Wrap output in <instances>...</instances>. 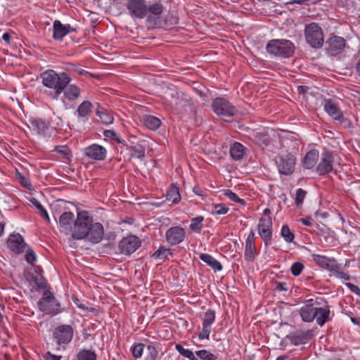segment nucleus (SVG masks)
<instances>
[{
    "mask_svg": "<svg viewBox=\"0 0 360 360\" xmlns=\"http://www.w3.org/2000/svg\"><path fill=\"white\" fill-rule=\"evenodd\" d=\"M211 107L213 112L222 118L233 117L237 112L236 108L228 100L221 97L214 98Z\"/></svg>",
    "mask_w": 360,
    "mask_h": 360,
    "instance_id": "1a4fd4ad",
    "label": "nucleus"
},
{
    "mask_svg": "<svg viewBox=\"0 0 360 360\" xmlns=\"http://www.w3.org/2000/svg\"><path fill=\"white\" fill-rule=\"evenodd\" d=\"M275 290L278 291H287L288 290V284L285 282H276Z\"/></svg>",
    "mask_w": 360,
    "mask_h": 360,
    "instance_id": "680f3d73",
    "label": "nucleus"
},
{
    "mask_svg": "<svg viewBox=\"0 0 360 360\" xmlns=\"http://www.w3.org/2000/svg\"><path fill=\"white\" fill-rule=\"evenodd\" d=\"M2 39H3L4 41H5L8 44H9L10 43V39H11V36H10V34L6 32V33L3 34Z\"/></svg>",
    "mask_w": 360,
    "mask_h": 360,
    "instance_id": "338daca9",
    "label": "nucleus"
},
{
    "mask_svg": "<svg viewBox=\"0 0 360 360\" xmlns=\"http://www.w3.org/2000/svg\"><path fill=\"white\" fill-rule=\"evenodd\" d=\"M316 311V318L314 319L316 320V323L319 326L322 327L330 320V307L328 305L323 307H319L317 306Z\"/></svg>",
    "mask_w": 360,
    "mask_h": 360,
    "instance_id": "bb28decb",
    "label": "nucleus"
},
{
    "mask_svg": "<svg viewBox=\"0 0 360 360\" xmlns=\"http://www.w3.org/2000/svg\"><path fill=\"white\" fill-rule=\"evenodd\" d=\"M295 49L294 44L287 39H272L266 46L269 54L283 58H290L295 52Z\"/></svg>",
    "mask_w": 360,
    "mask_h": 360,
    "instance_id": "f03ea898",
    "label": "nucleus"
},
{
    "mask_svg": "<svg viewBox=\"0 0 360 360\" xmlns=\"http://www.w3.org/2000/svg\"><path fill=\"white\" fill-rule=\"evenodd\" d=\"M318 305V302L313 299L307 300L304 302L303 306L299 309V314L304 322L310 323L314 320Z\"/></svg>",
    "mask_w": 360,
    "mask_h": 360,
    "instance_id": "a211bd4d",
    "label": "nucleus"
},
{
    "mask_svg": "<svg viewBox=\"0 0 360 360\" xmlns=\"http://www.w3.org/2000/svg\"><path fill=\"white\" fill-rule=\"evenodd\" d=\"M103 135L106 138L112 139H114V140L117 141L118 142H120V141H119V136L113 130H110V129L105 130L103 131Z\"/></svg>",
    "mask_w": 360,
    "mask_h": 360,
    "instance_id": "13d9d810",
    "label": "nucleus"
},
{
    "mask_svg": "<svg viewBox=\"0 0 360 360\" xmlns=\"http://www.w3.org/2000/svg\"><path fill=\"white\" fill-rule=\"evenodd\" d=\"M258 233L262 239L264 245L269 246L272 240L273 223L270 217H263L259 220L257 225Z\"/></svg>",
    "mask_w": 360,
    "mask_h": 360,
    "instance_id": "9b49d317",
    "label": "nucleus"
},
{
    "mask_svg": "<svg viewBox=\"0 0 360 360\" xmlns=\"http://www.w3.org/2000/svg\"><path fill=\"white\" fill-rule=\"evenodd\" d=\"M42 84L53 92V98L57 99L62 94L66 84H69L72 78L65 72H56L53 70H46L40 74Z\"/></svg>",
    "mask_w": 360,
    "mask_h": 360,
    "instance_id": "f257e3e1",
    "label": "nucleus"
},
{
    "mask_svg": "<svg viewBox=\"0 0 360 360\" xmlns=\"http://www.w3.org/2000/svg\"><path fill=\"white\" fill-rule=\"evenodd\" d=\"M311 335L310 330H296L291 333L288 336L290 344L295 346L306 344L310 339Z\"/></svg>",
    "mask_w": 360,
    "mask_h": 360,
    "instance_id": "a878e982",
    "label": "nucleus"
},
{
    "mask_svg": "<svg viewBox=\"0 0 360 360\" xmlns=\"http://www.w3.org/2000/svg\"><path fill=\"white\" fill-rule=\"evenodd\" d=\"M255 233L253 230H251L248 233L245 243L244 258L248 262H253L257 256L258 251L255 245Z\"/></svg>",
    "mask_w": 360,
    "mask_h": 360,
    "instance_id": "6ab92c4d",
    "label": "nucleus"
},
{
    "mask_svg": "<svg viewBox=\"0 0 360 360\" xmlns=\"http://www.w3.org/2000/svg\"><path fill=\"white\" fill-rule=\"evenodd\" d=\"M166 199L173 204H177L180 202L181 197L179 193V188L176 184H172L167 192Z\"/></svg>",
    "mask_w": 360,
    "mask_h": 360,
    "instance_id": "72a5a7b5",
    "label": "nucleus"
},
{
    "mask_svg": "<svg viewBox=\"0 0 360 360\" xmlns=\"http://www.w3.org/2000/svg\"><path fill=\"white\" fill-rule=\"evenodd\" d=\"M193 193L198 195L202 197V198H205L207 196V194L205 191H203L200 187L198 186H195L193 188Z\"/></svg>",
    "mask_w": 360,
    "mask_h": 360,
    "instance_id": "052dcab7",
    "label": "nucleus"
},
{
    "mask_svg": "<svg viewBox=\"0 0 360 360\" xmlns=\"http://www.w3.org/2000/svg\"><path fill=\"white\" fill-rule=\"evenodd\" d=\"M165 104L170 108H176L180 104L179 94L176 91H170L165 96Z\"/></svg>",
    "mask_w": 360,
    "mask_h": 360,
    "instance_id": "c9c22d12",
    "label": "nucleus"
},
{
    "mask_svg": "<svg viewBox=\"0 0 360 360\" xmlns=\"http://www.w3.org/2000/svg\"><path fill=\"white\" fill-rule=\"evenodd\" d=\"M165 7L158 0L148 6L147 20L154 28H162L167 25L165 18L162 16Z\"/></svg>",
    "mask_w": 360,
    "mask_h": 360,
    "instance_id": "39448f33",
    "label": "nucleus"
},
{
    "mask_svg": "<svg viewBox=\"0 0 360 360\" xmlns=\"http://www.w3.org/2000/svg\"><path fill=\"white\" fill-rule=\"evenodd\" d=\"M30 124L33 130L38 134L46 136L49 127V123L40 118H33L30 120Z\"/></svg>",
    "mask_w": 360,
    "mask_h": 360,
    "instance_id": "cd10ccee",
    "label": "nucleus"
},
{
    "mask_svg": "<svg viewBox=\"0 0 360 360\" xmlns=\"http://www.w3.org/2000/svg\"><path fill=\"white\" fill-rule=\"evenodd\" d=\"M32 281L35 284V288L37 291H40L41 290H46L47 288V283L42 276L38 275L32 276Z\"/></svg>",
    "mask_w": 360,
    "mask_h": 360,
    "instance_id": "a18cd8bd",
    "label": "nucleus"
},
{
    "mask_svg": "<svg viewBox=\"0 0 360 360\" xmlns=\"http://www.w3.org/2000/svg\"><path fill=\"white\" fill-rule=\"evenodd\" d=\"M131 150L139 158H143L144 156L145 152L143 147L141 146H136L131 147Z\"/></svg>",
    "mask_w": 360,
    "mask_h": 360,
    "instance_id": "bf43d9fd",
    "label": "nucleus"
},
{
    "mask_svg": "<svg viewBox=\"0 0 360 360\" xmlns=\"http://www.w3.org/2000/svg\"><path fill=\"white\" fill-rule=\"evenodd\" d=\"M307 192L302 188H298L296 190L295 204L296 207H300L302 205L303 202L306 198Z\"/></svg>",
    "mask_w": 360,
    "mask_h": 360,
    "instance_id": "de8ad7c7",
    "label": "nucleus"
},
{
    "mask_svg": "<svg viewBox=\"0 0 360 360\" xmlns=\"http://www.w3.org/2000/svg\"><path fill=\"white\" fill-rule=\"evenodd\" d=\"M323 106L326 112L332 119L338 121L344 127L347 128L351 126L350 120L344 117L342 112L335 101L330 98L325 99L323 101Z\"/></svg>",
    "mask_w": 360,
    "mask_h": 360,
    "instance_id": "6e6552de",
    "label": "nucleus"
},
{
    "mask_svg": "<svg viewBox=\"0 0 360 360\" xmlns=\"http://www.w3.org/2000/svg\"><path fill=\"white\" fill-rule=\"evenodd\" d=\"M18 179L19 183L23 187H25L29 190L32 189V184H30V182L28 181V179L25 176L21 174L20 173H18Z\"/></svg>",
    "mask_w": 360,
    "mask_h": 360,
    "instance_id": "4d7b16f0",
    "label": "nucleus"
},
{
    "mask_svg": "<svg viewBox=\"0 0 360 360\" xmlns=\"http://www.w3.org/2000/svg\"><path fill=\"white\" fill-rule=\"evenodd\" d=\"M96 114L104 124L108 125L113 123L114 118L110 110L100 108L96 110Z\"/></svg>",
    "mask_w": 360,
    "mask_h": 360,
    "instance_id": "f704fd0d",
    "label": "nucleus"
},
{
    "mask_svg": "<svg viewBox=\"0 0 360 360\" xmlns=\"http://www.w3.org/2000/svg\"><path fill=\"white\" fill-rule=\"evenodd\" d=\"M295 158L290 153L280 155L276 162L279 173L285 176L292 174L295 170Z\"/></svg>",
    "mask_w": 360,
    "mask_h": 360,
    "instance_id": "2eb2a0df",
    "label": "nucleus"
},
{
    "mask_svg": "<svg viewBox=\"0 0 360 360\" xmlns=\"http://www.w3.org/2000/svg\"><path fill=\"white\" fill-rule=\"evenodd\" d=\"M25 251V259L26 262L28 264L33 265V264L37 260V256H36L35 252L29 246H27Z\"/></svg>",
    "mask_w": 360,
    "mask_h": 360,
    "instance_id": "603ef678",
    "label": "nucleus"
},
{
    "mask_svg": "<svg viewBox=\"0 0 360 360\" xmlns=\"http://www.w3.org/2000/svg\"><path fill=\"white\" fill-rule=\"evenodd\" d=\"M76 28L70 24H63L60 20H56L53 22L52 37L56 41H62L64 37L71 32H76Z\"/></svg>",
    "mask_w": 360,
    "mask_h": 360,
    "instance_id": "412c9836",
    "label": "nucleus"
},
{
    "mask_svg": "<svg viewBox=\"0 0 360 360\" xmlns=\"http://www.w3.org/2000/svg\"><path fill=\"white\" fill-rule=\"evenodd\" d=\"M312 261L320 268L329 271L331 275L340 267V264L334 257L326 255L311 254Z\"/></svg>",
    "mask_w": 360,
    "mask_h": 360,
    "instance_id": "f8f14e48",
    "label": "nucleus"
},
{
    "mask_svg": "<svg viewBox=\"0 0 360 360\" xmlns=\"http://www.w3.org/2000/svg\"><path fill=\"white\" fill-rule=\"evenodd\" d=\"M304 268V266L303 263H302L300 262H294L292 264L291 268H290L291 274L294 276H298L301 274Z\"/></svg>",
    "mask_w": 360,
    "mask_h": 360,
    "instance_id": "5fc2aeb1",
    "label": "nucleus"
},
{
    "mask_svg": "<svg viewBox=\"0 0 360 360\" xmlns=\"http://www.w3.org/2000/svg\"><path fill=\"white\" fill-rule=\"evenodd\" d=\"M53 151L58 153L62 158L67 160H70L72 157L71 150L67 146H56Z\"/></svg>",
    "mask_w": 360,
    "mask_h": 360,
    "instance_id": "ea45409f",
    "label": "nucleus"
},
{
    "mask_svg": "<svg viewBox=\"0 0 360 360\" xmlns=\"http://www.w3.org/2000/svg\"><path fill=\"white\" fill-rule=\"evenodd\" d=\"M75 330L72 326L61 324L56 326L52 332V338L58 346L67 345L73 339Z\"/></svg>",
    "mask_w": 360,
    "mask_h": 360,
    "instance_id": "0eeeda50",
    "label": "nucleus"
},
{
    "mask_svg": "<svg viewBox=\"0 0 360 360\" xmlns=\"http://www.w3.org/2000/svg\"><path fill=\"white\" fill-rule=\"evenodd\" d=\"M141 245V240L139 237L134 235H129L124 237L119 243L120 253L125 255H130L134 253Z\"/></svg>",
    "mask_w": 360,
    "mask_h": 360,
    "instance_id": "4468645a",
    "label": "nucleus"
},
{
    "mask_svg": "<svg viewBox=\"0 0 360 360\" xmlns=\"http://www.w3.org/2000/svg\"><path fill=\"white\" fill-rule=\"evenodd\" d=\"M199 258L215 272L220 271L223 269L221 264L210 254L200 253Z\"/></svg>",
    "mask_w": 360,
    "mask_h": 360,
    "instance_id": "c756f323",
    "label": "nucleus"
},
{
    "mask_svg": "<svg viewBox=\"0 0 360 360\" xmlns=\"http://www.w3.org/2000/svg\"><path fill=\"white\" fill-rule=\"evenodd\" d=\"M223 194L224 196L228 198L230 200L237 202L240 204V205L245 206V200L240 198L238 197V195L233 192L231 190L226 189L223 191Z\"/></svg>",
    "mask_w": 360,
    "mask_h": 360,
    "instance_id": "37998d69",
    "label": "nucleus"
},
{
    "mask_svg": "<svg viewBox=\"0 0 360 360\" xmlns=\"http://www.w3.org/2000/svg\"><path fill=\"white\" fill-rule=\"evenodd\" d=\"M309 87L307 86H298L297 91L299 94H306L309 90Z\"/></svg>",
    "mask_w": 360,
    "mask_h": 360,
    "instance_id": "69168bd1",
    "label": "nucleus"
},
{
    "mask_svg": "<svg viewBox=\"0 0 360 360\" xmlns=\"http://www.w3.org/2000/svg\"><path fill=\"white\" fill-rule=\"evenodd\" d=\"M143 124L148 129L155 131L160 127L161 121L155 116L146 115L143 117Z\"/></svg>",
    "mask_w": 360,
    "mask_h": 360,
    "instance_id": "e433bc0d",
    "label": "nucleus"
},
{
    "mask_svg": "<svg viewBox=\"0 0 360 360\" xmlns=\"http://www.w3.org/2000/svg\"><path fill=\"white\" fill-rule=\"evenodd\" d=\"M333 276H335L338 278L344 280V281H349L351 277L349 274L347 272H345L342 271V265L340 264V267L339 269H337V271H335L333 274Z\"/></svg>",
    "mask_w": 360,
    "mask_h": 360,
    "instance_id": "6e6d98bb",
    "label": "nucleus"
},
{
    "mask_svg": "<svg viewBox=\"0 0 360 360\" xmlns=\"http://www.w3.org/2000/svg\"><path fill=\"white\" fill-rule=\"evenodd\" d=\"M127 13L133 19H143L148 15V6L146 0H127Z\"/></svg>",
    "mask_w": 360,
    "mask_h": 360,
    "instance_id": "9d476101",
    "label": "nucleus"
},
{
    "mask_svg": "<svg viewBox=\"0 0 360 360\" xmlns=\"http://www.w3.org/2000/svg\"><path fill=\"white\" fill-rule=\"evenodd\" d=\"M62 93H63L65 98L72 101L79 97L80 89L77 85L69 83L65 84L64 89L62 90Z\"/></svg>",
    "mask_w": 360,
    "mask_h": 360,
    "instance_id": "c85d7f7f",
    "label": "nucleus"
},
{
    "mask_svg": "<svg viewBox=\"0 0 360 360\" xmlns=\"http://www.w3.org/2000/svg\"><path fill=\"white\" fill-rule=\"evenodd\" d=\"M84 154L91 160L103 161L107 157V150L98 143H93L84 149Z\"/></svg>",
    "mask_w": 360,
    "mask_h": 360,
    "instance_id": "aec40b11",
    "label": "nucleus"
},
{
    "mask_svg": "<svg viewBox=\"0 0 360 360\" xmlns=\"http://www.w3.org/2000/svg\"><path fill=\"white\" fill-rule=\"evenodd\" d=\"M169 255H172L171 250L166 247L161 245L154 252V257L158 259H166Z\"/></svg>",
    "mask_w": 360,
    "mask_h": 360,
    "instance_id": "8fccbe9b",
    "label": "nucleus"
},
{
    "mask_svg": "<svg viewBox=\"0 0 360 360\" xmlns=\"http://www.w3.org/2000/svg\"><path fill=\"white\" fill-rule=\"evenodd\" d=\"M346 46V41L342 37L330 36L326 42V50L331 56H338L342 53Z\"/></svg>",
    "mask_w": 360,
    "mask_h": 360,
    "instance_id": "dca6fc26",
    "label": "nucleus"
},
{
    "mask_svg": "<svg viewBox=\"0 0 360 360\" xmlns=\"http://www.w3.org/2000/svg\"><path fill=\"white\" fill-rule=\"evenodd\" d=\"M319 158V153L317 150L314 149L309 150L303 159V167L305 169H311L313 168L317 163V161Z\"/></svg>",
    "mask_w": 360,
    "mask_h": 360,
    "instance_id": "7c9ffc66",
    "label": "nucleus"
},
{
    "mask_svg": "<svg viewBox=\"0 0 360 360\" xmlns=\"http://www.w3.org/2000/svg\"><path fill=\"white\" fill-rule=\"evenodd\" d=\"M32 205L38 210L41 217L47 221H50V218L46 210L43 207L39 201L33 198L30 200Z\"/></svg>",
    "mask_w": 360,
    "mask_h": 360,
    "instance_id": "c03bdc74",
    "label": "nucleus"
},
{
    "mask_svg": "<svg viewBox=\"0 0 360 360\" xmlns=\"http://www.w3.org/2000/svg\"><path fill=\"white\" fill-rule=\"evenodd\" d=\"M196 356L201 360H217V356L206 349L195 352Z\"/></svg>",
    "mask_w": 360,
    "mask_h": 360,
    "instance_id": "09e8293b",
    "label": "nucleus"
},
{
    "mask_svg": "<svg viewBox=\"0 0 360 360\" xmlns=\"http://www.w3.org/2000/svg\"><path fill=\"white\" fill-rule=\"evenodd\" d=\"M175 349L184 357L188 359L189 360H198L195 356L194 353L189 349H185L180 344L175 345Z\"/></svg>",
    "mask_w": 360,
    "mask_h": 360,
    "instance_id": "a19ab883",
    "label": "nucleus"
},
{
    "mask_svg": "<svg viewBox=\"0 0 360 360\" xmlns=\"http://www.w3.org/2000/svg\"><path fill=\"white\" fill-rule=\"evenodd\" d=\"M8 248L15 254H21L27 248L23 237L18 233L11 234L7 240Z\"/></svg>",
    "mask_w": 360,
    "mask_h": 360,
    "instance_id": "b1692460",
    "label": "nucleus"
},
{
    "mask_svg": "<svg viewBox=\"0 0 360 360\" xmlns=\"http://www.w3.org/2000/svg\"><path fill=\"white\" fill-rule=\"evenodd\" d=\"M61 359L62 356L53 354L50 352H47L44 355L45 360H60Z\"/></svg>",
    "mask_w": 360,
    "mask_h": 360,
    "instance_id": "e2e57ef3",
    "label": "nucleus"
},
{
    "mask_svg": "<svg viewBox=\"0 0 360 360\" xmlns=\"http://www.w3.org/2000/svg\"><path fill=\"white\" fill-rule=\"evenodd\" d=\"M307 42L313 49H320L324 43L323 32L321 27L316 22L307 24L304 30Z\"/></svg>",
    "mask_w": 360,
    "mask_h": 360,
    "instance_id": "20e7f679",
    "label": "nucleus"
},
{
    "mask_svg": "<svg viewBox=\"0 0 360 360\" xmlns=\"http://www.w3.org/2000/svg\"><path fill=\"white\" fill-rule=\"evenodd\" d=\"M77 360H96L97 355L94 351L86 349H82L77 354Z\"/></svg>",
    "mask_w": 360,
    "mask_h": 360,
    "instance_id": "58836bf2",
    "label": "nucleus"
},
{
    "mask_svg": "<svg viewBox=\"0 0 360 360\" xmlns=\"http://www.w3.org/2000/svg\"><path fill=\"white\" fill-rule=\"evenodd\" d=\"M300 221L304 226H313L314 220L311 217H307L300 219Z\"/></svg>",
    "mask_w": 360,
    "mask_h": 360,
    "instance_id": "0e129e2a",
    "label": "nucleus"
},
{
    "mask_svg": "<svg viewBox=\"0 0 360 360\" xmlns=\"http://www.w3.org/2000/svg\"><path fill=\"white\" fill-rule=\"evenodd\" d=\"M146 360H157L158 358V350L153 344L147 345Z\"/></svg>",
    "mask_w": 360,
    "mask_h": 360,
    "instance_id": "49530a36",
    "label": "nucleus"
},
{
    "mask_svg": "<svg viewBox=\"0 0 360 360\" xmlns=\"http://www.w3.org/2000/svg\"><path fill=\"white\" fill-rule=\"evenodd\" d=\"M276 360H292V359L287 355H281V356H278Z\"/></svg>",
    "mask_w": 360,
    "mask_h": 360,
    "instance_id": "774afa93",
    "label": "nucleus"
},
{
    "mask_svg": "<svg viewBox=\"0 0 360 360\" xmlns=\"http://www.w3.org/2000/svg\"><path fill=\"white\" fill-rule=\"evenodd\" d=\"M87 236H85L89 242L93 244L100 243L103 238L104 228L99 222H91L87 230Z\"/></svg>",
    "mask_w": 360,
    "mask_h": 360,
    "instance_id": "4be33fe9",
    "label": "nucleus"
},
{
    "mask_svg": "<svg viewBox=\"0 0 360 360\" xmlns=\"http://www.w3.org/2000/svg\"><path fill=\"white\" fill-rule=\"evenodd\" d=\"M93 109V104L89 101H84L77 107V113L79 119L88 120V117Z\"/></svg>",
    "mask_w": 360,
    "mask_h": 360,
    "instance_id": "2f4dec72",
    "label": "nucleus"
},
{
    "mask_svg": "<svg viewBox=\"0 0 360 360\" xmlns=\"http://www.w3.org/2000/svg\"><path fill=\"white\" fill-rule=\"evenodd\" d=\"M91 222H93V218L89 216L88 212H79L71 232L72 238L77 240L85 239L88 228L91 226Z\"/></svg>",
    "mask_w": 360,
    "mask_h": 360,
    "instance_id": "7ed1b4c3",
    "label": "nucleus"
},
{
    "mask_svg": "<svg viewBox=\"0 0 360 360\" xmlns=\"http://www.w3.org/2000/svg\"><path fill=\"white\" fill-rule=\"evenodd\" d=\"M75 214L72 212H65L63 213L58 220V225L60 231L64 232L65 234H69L72 232L75 221Z\"/></svg>",
    "mask_w": 360,
    "mask_h": 360,
    "instance_id": "393cba45",
    "label": "nucleus"
},
{
    "mask_svg": "<svg viewBox=\"0 0 360 360\" xmlns=\"http://www.w3.org/2000/svg\"><path fill=\"white\" fill-rule=\"evenodd\" d=\"M203 216H198L196 217L192 218L191 219V224L189 225V229L195 233H200L202 231L203 225L202 222L204 221Z\"/></svg>",
    "mask_w": 360,
    "mask_h": 360,
    "instance_id": "4c0bfd02",
    "label": "nucleus"
},
{
    "mask_svg": "<svg viewBox=\"0 0 360 360\" xmlns=\"http://www.w3.org/2000/svg\"><path fill=\"white\" fill-rule=\"evenodd\" d=\"M334 157L331 152L326 150L321 153L320 162L316 167V172L321 176L326 175L333 169Z\"/></svg>",
    "mask_w": 360,
    "mask_h": 360,
    "instance_id": "f3484780",
    "label": "nucleus"
},
{
    "mask_svg": "<svg viewBox=\"0 0 360 360\" xmlns=\"http://www.w3.org/2000/svg\"><path fill=\"white\" fill-rule=\"evenodd\" d=\"M39 309L46 314L56 315L60 312V304L49 290L44 291L41 298L37 302Z\"/></svg>",
    "mask_w": 360,
    "mask_h": 360,
    "instance_id": "423d86ee",
    "label": "nucleus"
},
{
    "mask_svg": "<svg viewBox=\"0 0 360 360\" xmlns=\"http://www.w3.org/2000/svg\"><path fill=\"white\" fill-rule=\"evenodd\" d=\"M281 236L286 243H292L295 238V234L291 231L288 225L285 224L281 230Z\"/></svg>",
    "mask_w": 360,
    "mask_h": 360,
    "instance_id": "79ce46f5",
    "label": "nucleus"
},
{
    "mask_svg": "<svg viewBox=\"0 0 360 360\" xmlns=\"http://www.w3.org/2000/svg\"><path fill=\"white\" fill-rule=\"evenodd\" d=\"M186 237V231L179 226L169 228L165 234L166 240L172 245H176L183 242Z\"/></svg>",
    "mask_w": 360,
    "mask_h": 360,
    "instance_id": "5701e85b",
    "label": "nucleus"
},
{
    "mask_svg": "<svg viewBox=\"0 0 360 360\" xmlns=\"http://www.w3.org/2000/svg\"><path fill=\"white\" fill-rule=\"evenodd\" d=\"M216 319V313L214 309H208L202 317V330L198 334L200 340H209L212 331V326Z\"/></svg>",
    "mask_w": 360,
    "mask_h": 360,
    "instance_id": "ddd939ff",
    "label": "nucleus"
},
{
    "mask_svg": "<svg viewBox=\"0 0 360 360\" xmlns=\"http://www.w3.org/2000/svg\"><path fill=\"white\" fill-rule=\"evenodd\" d=\"M214 211L211 214L215 215H224L228 213L229 208L225 206L224 204H213Z\"/></svg>",
    "mask_w": 360,
    "mask_h": 360,
    "instance_id": "3c124183",
    "label": "nucleus"
},
{
    "mask_svg": "<svg viewBox=\"0 0 360 360\" xmlns=\"http://www.w3.org/2000/svg\"><path fill=\"white\" fill-rule=\"evenodd\" d=\"M245 146L238 142H235L230 148V155L236 161L243 159L245 154Z\"/></svg>",
    "mask_w": 360,
    "mask_h": 360,
    "instance_id": "473e14b6",
    "label": "nucleus"
},
{
    "mask_svg": "<svg viewBox=\"0 0 360 360\" xmlns=\"http://www.w3.org/2000/svg\"><path fill=\"white\" fill-rule=\"evenodd\" d=\"M144 349V345L142 343H135L131 347V352L135 359H140L142 356Z\"/></svg>",
    "mask_w": 360,
    "mask_h": 360,
    "instance_id": "864d4df0",
    "label": "nucleus"
}]
</instances>
